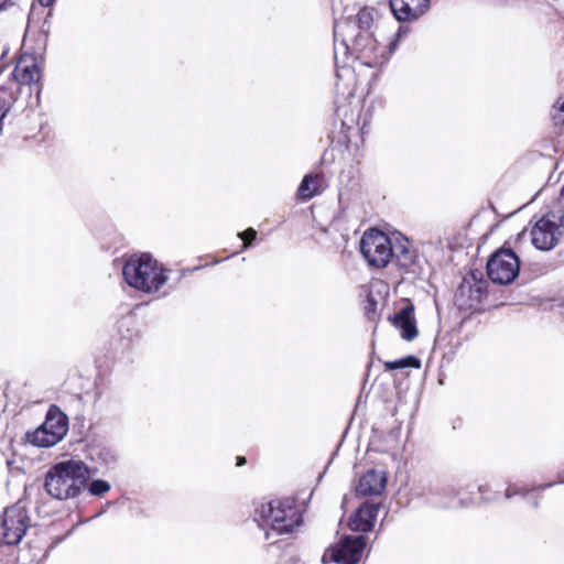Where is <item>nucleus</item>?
Here are the masks:
<instances>
[{
  "label": "nucleus",
  "mask_w": 564,
  "mask_h": 564,
  "mask_svg": "<svg viewBox=\"0 0 564 564\" xmlns=\"http://www.w3.org/2000/svg\"><path fill=\"white\" fill-rule=\"evenodd\" d=\"M379 511L378 503L366 502L361 505L356 513L350 517L348 525L350 530L358 532H368L372 529Z\"/></svg>",
  "instance_id": "obj_13"
},
{
  "label": "nucleus",
  "mask_w": 564,
  "mask_h": 564,
  "mask_svg": "<svg viewBox=\"0 0 564 564\" xmlns=\"http://www.w3.org/2000/svg\"><path fill=\"white\" fill-rule=\"evenodd\" d=\"M519 492H520V491H518V490H517V491H511V489L509 488V489L507 490V492H506V497H507V498H510L512 495H516V494H519Z\"/></svg>",
  "instance_id": "obj_24"
},
{
  "label": "nucleus",
  "mask_w": 564,
  "mask_h": 564,
  "mask_svg": "<svg viewBox=\"0 0 564 564\" xmlns=\"http://www.w3.org/2000/svg\"><path fill=\"white\" fill-rule=\"evenodd\" d=\"M89 477V467L83 460L68 458L48 468L44 479V489L54 499H73L79 496Z\"/></svg>",
  "instance_id": "obj_1"
},
{
  "label": "nucleus",
  "mask_w": 564,
  "mask_h": 564,
  "mask_svg": "<svg viewBox=\"0 0 564 564\" xmlns=\"http://www.w3.org/2000/svg\"><path fill=\"white\" fill-rule=\"evenodd\" d=\"M387 478L383 471L368 470L358 481L356 492L358 496H377L386 488Z\"/></svg>",
  "instance_id": "obj_14"
},
{
  "label": "nucleus",
  "mask_w": 564,
  "mask_h": 564,
  "mask_svg": "<svg viewBox=\"0 0 564 564\" xmlns=\"http://www.w3.org/2000/svg\"><path fill=\"white\" fill-rule=\"evenodd\" d=\"M360 251L371 267L384 268L393 254V242L380 230L366 231L360 241Z\"/></svg>",
  "instance_id": "obj_8"
},
{
  "label": "nucleus",
  "mask_w": 564,
  "mask_h": 564,
  "mask_svg": "<svg viewBox=\"0 0 564 564\" xmlns=\"http://www.w3.org/2000/svg\"><path fill=\"white\" fill-rule=\"evenodd\" d=\"M245 463H246L245 457H238V462H237V465H238V466H241V465H243Z\"/></svg>",
  "instance_id": "obj_26"
},
{
  "label": "nucleus",
  "mask_w": 564,
  "mask_h": 564,
  "mask_svg": "<svg viewBox=\"0 0 564 564\" xmlns=\"http://www.w3.org/2000/svg\"><path fill=\"white\" fill-rule=\"evenodd\" d=\"M258 517L273 531L289 533L302 522L301 514L291 499L262 505L256 510Z\"/></svg>",
  "instance_id": "obj_3"
},
{
  "label": "nucleus",
  "mask_w": 564,
  "mask_h": 564,
  "mask_svg": "<svg viewBox=\"0 0 564 564\" xmlns=\"http://www.w3.org/2000/svg\"><path fill=\"white\" fill-rule=\"evenodd\" d=\"M390 8L397 20L408 22L422 17L430 8V0H390Z\"/></svg>",
  "instance_id": "obj_12"
},
{
  "label": "nucleus",
  "mask_w": 564,
  "mask_h": 564,
  "mask_svg": "<svg viewBox=\"0 0 564 564\" xmlns=\"http://www.w3.org/2000/svg\"><path fill=\"white\" fill-rule=\"evenodd\" d=\"M552 120L554 126L564 131V96L558 97L552 107Z\"/></svg>",
  "instance_id": "obj_19"
},
{
  "label": "nucleus",
  "mask_w": 564,
  "mask_h": 564,
  "mask_svg": "<svg viewBox=\"0 0 564 564\" xmlns=\"http://www.w3.org/2000/svg\"><path fill=\"white\" fill-rule=\"evenodd\" d=\"M520 260L511 249L497 250L487 262V274L497 284H509L519 274Z\"/></svg>",
  "instance_id": "obj_10"
},
{
  "label": "nucleus",
  "mask_w": 564,
  "mask_h": 564,
  "mask_svg": "<svg viewBox=\"0 0 564 564\" xmlns=\"http://www.w3.org/2000/svg\"><path fill=\"white\" fill-rule=\"evenodd\" d=\"M67 431V416L56 405H52L44 423L32 433H28V440L35 446L51 447L62 441Z\"/></svg>",
  "instance_id": "obj_5"
},
{
  "label": "nucleus",
  "mask_w": 564,
  "mask_h": 564,
  "mask_svg": "<svg viewBox=\"0 0 564 564\" xmlns=\"http://www.w3.org/2000/svg\"><path fill=\"white\" fill-rule=\"evenodd\" d=\"M340 111H341V109H340V108H337V113H338V116H340Z\"/></svg>",
  "instance_id": "obj_28"
},
{
  "label": "nucleus",
  "mask_w": 564,
  "mask_h": 564,
  "mask_svg": "<svg viewBox=\"0 0 564 564\" xmlns=\"http://www.w3.org/2000/svg\"><path fill=\"white\" fill-rule=\"evenodd\" d=\"M110 489V485L101 479H97L90 482L89 485V492L94 496H102L106 492H108Z\"/></svg>",
  "instance_id": "obj_21"
},
{
  "label": "nucleus",
  "mask_w": 564,
  "mask_h": 564,
  "mask_svg": "<svg viewBox=\"0 0 564 564\" xmlns=\"http://www.w3.org/2000/svg\"><path fill=\"white\" fill-rule=\"evenodd\" d=\"M323 191V178L319 175H305L300 184L297 194L303 200H310Z\"/></svg>",
  "instance_id": "obj_17"
},
{
  "label": "nucleus",
  "mask_w": 564,
  "mask_h": 564,
  "mask_svg": "<svg viewBox=\"0 0 564 564\" xmlns=\"http://www.w3.org/2000/svg\"><path fill=\"white\" fill-rule=\"evenodd\" d=\"M42 6L48 7L51 6L54 0H39Z\"/></svg>",
  "instance_id": "obj_23"
},
{
  "label": "nucleus",
  "mask_w": 564,
  "mask_h": 564,
  "mask_svg": "<svg viewBox=\"0 0 564 564\" xmlns=\"http://www.w3.org/2000/svg\"><path fill=\"white\" fill-rule=\"evenodd\" d=\"M348 54L355 56L356 59L368 67H377L384 64L390 54L386 47L380 46L372 33L369 31H359L348 39Z\"/></svg>",
  "instance_id": "obj_6"
},
{
  "label": "nucleus",
  "mask_w": 564,
  "mask_h": 564,
  "mask_svg": "<svg viewBox=\"0 0 564 564\" xmlns=\"http://www.w3.org/2000/svg\"><path fill=\"white\" fill-rule=\"evenodd\" d=\"M30 518L25 508L13 505L0 516V543L15 545L24 536L29 528Z\"/></svg>",
  "instance_id": "obj_9"
},
{
  "label": "nucleus",
  "mask_w": 564,
  "mask_h": 564,
  "mask_svg": "<svg viewBox=\"0 0 564 564\" xmlns=\"http://www.w3.org/2000/svg\"><path fill=\"white\" fill-rule=\"evenodd\" d=\"M13 74L17 80H19L21 84L35 83L40 79L41 75L40 69L34 62L31 64H24L23 62H20L17 65Z\"/></svg>",
  "instance_id": "obj_18"
},
{
  "label": "nucleus",
  "mask_w": 564,
  "mask_h": 564,
  "mask_svg": "<svg viewBox=\"0 0 564 564\" xmlns=\"http://www.w3.org/2000/svg\"><path fill=\"white\" fill-rule=\"evenodd\" d=\"M257 236V232L254 229L249 228L245 230L243 232L239 234V237L243 240V247L247 248L250 245V241L253 240Z\"/></svg>",
  "instance_id": "obj_22"
},
{
  "label": "nucleus",
  "mask_w": 564,
  "mask_h": 564,
  "mask_svg": "<svg viewBox=\"0 0 564 564\" xmlns=\"http://www.w3.org/2000/svg\"><path fill=\"white\" fill-rule=\"evenodd\" d=\"M420 366H421L420 360L412 356L386 364V367L391 370L408 368V367L420 368Z\"/></svg>",
  "instance_id": "obj_20"
},
{
  "label": "nucleus",
  "mask_w": 564,
  "mask_h": 564,
  "mask_svg": "<svg viewBox=\"0 0 564 564\" xmlns=\"http://www.w3.org/2000/svg\"><path fill=\"white\" fill-rule=\"evenodd\" d=\"M564 234V216L547 213L538 219L530 229L532 245L541 251L554 249Z\"/></svg>",
  "instance_id": "obj_4"
},
{
  "label": "nucleus",
  "mask_w": 564,
  "mask_h": 564,
  "mask_svg": "<svg viewBox=\"0 0 564 564\" xmlns=\"http://www.w3.org/2000/svg\"><path fill=\"white\" fill-rule=\"evenodd\" d=\"M14 2H15V0H4L3 6H4V7L13 6V4H14Z\"/></svg>",
  "instance_id": "obj_25"
},
{
  "label": "nucleus",
  "mask_w": 564,
  "mask_h": 564,
  "mask_svg": "<svg viewBox=\"0 0 564 564\" xmlns=\"http://www.w3.org/2000/svg\"><path fill=\"white\" fill-rule=\"evenodd\" d=\"M392 258L395 259V262L400 268L405 270H411L416 262L415 251L406 239L395 240V243H393Z\"/></svg>",
  "instance_id": "obj_16"
},
{
  "label": "nucleus",
  "mask_w": 564,
  "mask_h": 564,
  "mask_svg": "<svg viewBox=\"0 0 564 564\" xmlns=\"http://www.w3.org/2000/svg\"><path fill=\"white\" fill-rule=\"evenodd\" d=\"M122 274L129 286L147 294L156 293L167 282V270L149 254L130 257Z\"/></svg>",
  "instance_id": "obj_2"
},
{
  "label": "nucleus",
  "mask_w": 564,
  "mask_h": 564,
  "mask_svg": "<svg viewBox=\"0 0 564 564\" xmlns=\"http://www.w3.org/2000/svg\"><path fill=\"white\" fill-rule=\"evenodd\" d=\"M365 546V536L346 535L324 552L322 561L323 563L356 564L361 558Z\"/></svg>",
  "instance_id": "obj_11"
},
{
  "label": "nucleus",
  "mask_w": 564,
  "mask_h": 564,
  "mask_svg": "<svg viewBox=\"0 0 564 564\" xmlns=\"http://www.w3.org/2000/svg\"><path fill=\"white\" fill-rule=\"evenodd\" d=\"M561 197H562V200H564V185H563V188H562V192H561Z\"/></svg>",
  "instance_id": "obj_27"
},
{
  "label": "nucleus",
  "mask_w": 564,
  "mask_h": 564,
  "mask_svg": "<svg viewBox=\"0 0 564 564\" xmlns=\"http://www.w3.org/2000/svg\"><path fill=\"white\" fill-rule=\"evenodd\" d=\"M373 21L372 13L368 9L359 10L356 20L343 19L334 24V54L336 64L339 63L340 56H347L350 35L357 34L359 31H369Z\"/></svg>",
  "instance_id": "obj_7"
},
{
  "label": "nucleus",
  "mask_w": 564,
  "mask_h": 564,
  "mask_svg": "<svg viewBox=\"0 0 564 564\" xmlns=\"http://www.w3.org/2000/svg\"><path fill=\"white\" fill-rule=\"evenodd\" d=\"M393 325L400 330L401 337L412 340L417 336V328L414 318V307L406 305L392 317Z\"/></svg>",
  "instance_id": "obj_15"
}]
</instances>
